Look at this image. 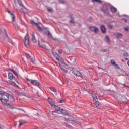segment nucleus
Returning a JSON list of instances; mask_svg holds the SVG:
<instances>
[{"label": "nucleus", "instance_id": "864d4df0", "mask_svg": "<svg viewBox=\"0 0 129 129\" xmlns=\"http://www.w3.org/2000/svg\"><path fill=\"white\" fill-rule=\"evenodd\" d=\"M125 60H128V58H125Z\"/></svg>", "mask_w": 129, "mask_h": 129}, {"label": "nucleus", "instance_id": "72a5a7b5", "mask_svg": "<svg viewBox=\"0 0 129 129\" xmlns=\"http://www.w3.org/2000/svg\"><path fill=\"white\" fill-rule=\"evenodd\" d=\"M59 67H60V69H61V70H65L64 69V66H62L60 63H59Z\"/></svg>", "mask_w": 129, "mask_h": 129}, {"label": "nucleus", "instance_id": "bb28decb", "mask_svg": "<svg viewBox=\"0 0 129 129\" xmlns=\"http://www.w3.org/2000/svg\"><path fill=\"white\" fill-rule=\"evenodd\" d=\"M4 94H6V92L0 91V98H4Z\"/></svg>", "mask_w": 129, "mask_h": 129}, {"label": "nucleus", "instance_id": "b1692460", "mask_svg": "<svg viewBox=\"0 0 129 129\" xmlns=\"http://www.w3.org/2000/svg\"><path fill=\"white\" fill-rule=\"evenodd\" d=\"M49 89H50V90L53 92H57V89H56L54 87H50Z\"/></svg>", "mask_w": 129, "mask_h": 129}, {"label": "nucleus", "instance_id": "3c124183", "mask_svg": "<svg viewBox=\"0 0 129 129\" xmlns=\"http://www.w3.org/2000/svg\"><path fill=\"white\" fill-rule=\"evenodd\" d=\"M22 1H21V0H17V2H18V3H19V2H21Z\"/></svg>", "mask_w": 129, "mask_h": 129}, {"label": "nucleus", "instance_id": "ddd939ff", "mask_svg": "<svg viewBox=\"0 0 129 129\" xmlns=\"http://www.w3.org/2000/svg\"><path fill=\"white\" fill-rule=\"evenodd\" d=\"M32 41L34 43H37V39H36V37H35V32H32Z\"/></svg>", "mask_w": 129, "mask_h": 129}, {"label": "nucleus", "instance_id": "ea45409f", "mask_svg": "<svg viewBox=\"0 0 129 129\" xmlns=\"http://www.w3.org/2000/svg\"><path fill=\"white\" fill-rule=\"evenodd\" d=\"M67 85H68L69 86H70V85H71L72 84L71 82L70 81H67Z\"/></svg>", "mask_w": 129, "mask_h": 129}, {"label": "nucleus", "instance_id": "1a4fd4ad", "mask_svg": "<svg viewBox=\"0 0 129 129\" xmlns=\"http://www.w3.org/2000/svg\"><path fill=\"white\" fill-rule=\"evenodd\" d=\"M71 20H70V24L72 26H75V21H74V18L72 16H70Z\"/></svg>", "mask_w": 129, "mask_h": 129}, {"label": "nucleus", "instance_id": "4468645a", "mask_svg": "<svg viewBox=\"0 0 129 129\" xmlns=\"http://www.w3.org/2000/svg\"><path fill=\"white\" fill-rule=\"evenodd\" d=\"M114 35L117 39H121V38H122V34L116 33H114Z\"/></svg>", "mask_w": 129, "mask_h": 129}, {"label": "nucleus", "instance_id": "412c9836", "mask_svg": "<svg viewBox=\"0 0 129 129\" xmlns=\"http://www.w3.org/2000/svg\"><path fill=\"white\" fill-rule=\"evenodd\" d=\"M38 45L41 47V48H43V49H46V45L44 44L40 43V41H38Z\"/></svg>", "mask_w": 129, "mask_h": 129}, {"label": "nucleus", "instance_id": "7c9ffc66", "mask_svg": "<svg viewBox=\"0 0 129 129\" xmlns=\"http://www.w3.org/2000/svg\"><path fill=\"white\" fill-rule=\"evenodd\" d=\"M54 108L56 110H60V108L59 106H57V105H54Z\"/></svg>", "mask_w": 129, "mask_h": 129}, {"label": "nucleus", "instance_id": "7ed1b4c3", "mask_svg": "<svg viewBox=\"0 0 129 129\" xmlns=\"http://www.w3.org/2000/svg\"><path fill=\"white\" fill-rule=\"evenodd\" d=\"M27 80L31 83L33 85H34L35 86L39 87L41 84H40V83L39 82V81L36 80H32L30 79H27Z\"/></svg>", "mask_w": 129, "mask_h": 129}, {"label": "nucleus", "instance_id": "8fccbe9b", "mask_svg": "<svg viewBox=\"0 0 129 129\" xmlns=\"http://www.w3.org/2000/svg\"><path fill=\"white\" fill-rule=\"evenodd\" d=\"M128 86H129L126 85V86H125V87H127V88H128Z\"/></svg>", "mask_w": 129, "mask_h": 129}, {"label": "nucleus", "instance_id": "9b49d317", "mask_svg": "<svg viewBox=\"0 0 129 129\" xmlns=\"http://www.w3.org/2000/svg\"><path fill=\"white\" fill-rule=\"evenodd\" d=\"M0 101H1L2 104H8V103H7V102H8L9 101V100L7 99H5V98H0Z\"/></svg>", "mask_w": 129, "mask_h": 129}, {"label": "nucleus", "instance_id": "2eb2a0df", "mask_svg": "<svg viewBox=\"0 0 129 129\" xmlns=\"http://www.w3.org/2000/svg\"><path fill=\"white\" fill-rule=\"evenodd\" d=\"M4 95H5V96L7 97L8 99H10V98H11V99H14V97H13V96L9 93H7V92H6V94H4Z\"/></svg>", "mask_w": 129, "mask_h": 129}, {"label": "nucleus", "instance_id": "9d476101", "mask_svg": "<svg viewBox=\"0 0 129 129\" xmlns=\"http://www.w3.org/2000/svg\"><path fill=\"white\" fill-rule=\"evenodd\" d=\"M100 29L102 34L106 33V27L104 25L101 26Z\"/></svg>", "mask_w": 129, "mask_h": 129}, {"label": "nucleus", "instance_id": "39448f33", "mask_svg": "<svg viewBox=\"0 0 129 129\" xmlns=\"http://www.w3.org/2000/svg\"><path fill=\"white\" fill-rule=\"evenodd\" d=\"M91 95L93 97L95 105L96 106V107H98V106H99V102H98V98H97V97H96L95 95H93V94L92 93H91Z\"/></svg>", "mask_w": 129, "mask_h": 129}, {"label": "nucleus", "instance_id": "5fc2aeb1", "mask_svg": "<svg viewBox=\"0 0 129 129\" xmlns=\"http://www.w3.org/2000/svg\"><path fill=\"white\" fill-rule=\"evenodd\" d=\"M109 27H110V28H112V26H111V25H109Z\"/></svg>", "mask_w": 129, "mask_h": 129}, {"label": "nucleus", "instance_id": "a878e982", "mask_svg": "<svg viewBox=\"0 0 129 129\" xmlns=\"http://www.w3.org/2000/svg\"><path fill=\"white\" fill-rule=\"evenodd\" d=\"M93 3H97V4H102V1L101 0H92Z\"/></svg>", "mask_w": 129, "mask_h": 129}, {"label": "nucleus", "instance_id": "f3484780", "mask_svg": "<svg viewBox=\"0 0 129 129\" xmlns=\"http://www.w3.org/2000/svg\"><path fill=\"white\" fill-rule=\"evenodd\" d=\"M4 32L5 33L6 36L7 38H8L9 43H11V44H13V41L11 40L10 38H9V36H8V33H7V31H6V29H4Z\"/></svg>", "mask_w": 129, "mask_h": 129}, {"label": "nucleus", "instance_id": "49530a36", "mask_svg": "<svg viewBox=\"0 0 129 129\" xmlns=\"http://www.w3.org/2000/svg\"><path fill=\"white\" fill-rule=\"evenodd\" d=\"M60 103H63L64 102V100H61L59 101Z\"/></svg>", "mask_w": 129, "mask_h": 129}, {"label": "nucleus", "instance_id": "c03bdc74", "mask_svg": "<svg viewBox=\"0 0 129 129\" xmlns=\"http://www.w3.org/2000/svg\"><path fill=\"white\" fill-rule=\"evenodd\" d=\"M47 10L48 12H50V13H52V9L50 8H47Z\"/></svg>", "mask_w": 129, "mask_h": 129}, {"label": "nucleus", "instance_id": "6e6d98bb", "mask_svg": "<svg viewBox=\"0 0 129 129\" xmlns=\"http://www.w3.org/2000/svg\"><path fill=\"white\" fill-rule=\"evenodd\" d=\"M4 127H2H2H0V128H4Z\"/></svg>", "mask_w": 129, "mask_h": 129}, {"label": "nucleus", "instance_id": "aec40b11", "mask_svg": "<svg viewBox=\"0 0 129 129\" xmlns=\"http://www.w3.org/2000/svg\"><path fill=\"white\" fill-rule=\"evenodd\" d=\"M14 78V76L13 74L11 72L8 73V79L12 80Z\"/></svg>", "mask_w": 129, "mask_h": 129}, {"label": "nucleus", "instance_id": "de8ad7c7", "mask_svg": "<svg viewBox=\"0 0 129 129\" xmlns=\"http://www.w3.org/2000/svg\"><path fill=\"white\" fill-rule=\"evenodd\" d=\"M124 22H125L126 23H127V20H126V19H124Z\"/></svg>", "mask_w": 129, "mask_h": 129}, {"label": "nucleus", "instance_id": "4be33fe9", "mask_svg": "<svg viewBox=\"0 0 129 129\" xmlns=\"http://www.w3.org/2000/svg\"><path fill=\"white\" fill-rule=\"evenodd\" d=\"M111 63L112 64V65H114V66H116V67H118V65L115 63V61H114V60L112 59L111 60Z\"/></svg>", "mask_w": 129, "mask_h": 129}, {"label": "nucleus", "instance_id": "f257e3e1", "mask_svg": "<svg viewBox=\"0 0 129 129\" xmlns=\"http://www.w3.org/2000/svg\"><path fill=\"white\" fill-rule=\"evenodd\" d=\"M101 11H102L106 16H109L110 15L109 11H108V6L107 4H104L101 8Z\"/></svg>", "mask_w": 129, "mask_h": 129}, {"label": "nucleus", "instance_id": "2f4dec72", "mask_svg": "<svg viewBox=\"0 0 129 129\" xmlns=\"http://www.w3.org/2000/svg\"><path fill=\"white\" fill-rule=\"evenodd\" d=\"M11 70L12 71V72L14 73V74L17 77H18V73L13 69H12Z\"/></svg>", "mask_w": 129, "mask_h": 129}, {"label": "nucleus", "instance_id": "a19ab883", "mask_svg": "<svg viewBox=\"0 0 129 129\" xmlns=\"http://www.w3.org/2000/svg\"><path fill=\"white\" fill-rule=\"evenodd\" d=\"M59 3H60V4H65V1H64V0H59Z\"/></svg>", "mask_w": 129, "mask_h": 129}, {"label": "nucleus", "instance_id": "473e14b6", "mask_svg": "<svg viewBox=\"0 0 129 129\" xmlns=\"http://www.w3.org/2000/svg\"><path fill=\"white\" fill-rule=\"evenodd\" d=\"M23 123H23V121H19V127H21V126H22V125H23Z\"/></svg>", "mask_w": 129, "mask_h": 129}, {"label": "nucleus", "instance_id": "5701e85b", "mask_svg": "<svg viewBox=\"0 0 129 129\" xmlns=\"http://www.w3.org/2000/svg\"><path fill=\"white\" fill-rule=\"evenodd\" d=\"M6 106H7V107H9V108H11V109H14V108H15L13 106V105H10L9 103L6 104Z\"/></svg>", "mask_w": 129, "mask_h": 129}, {"label": "nucleus", "instance_id": "c85d7f7f", "mask_svg": "<svg viewBox=\"0 0 129 129\" xmlns=\"http://www.w3.org/2000/svg\"><path fill=\"white\" fill-rule=\"evenodd\" d=\"M54 112H55V113H58V114H60L61 113V110H55V111H53L52 113H54Z\"/></svg>", "mask_w": 129, "mask_h": 129}, {"label": "nucleus", "instance_id": "20e7f679", "mask_svg": "<svg viewBox=\"0 0 129 129\" xmlns=\"http://www.w3.org/2000/svg\"><path fill=\"white\" fill-rule=\"evenodd\" d=\"M24 45L27 48H28L30 46V39H29V34L28 33L25 36Z\"/></svg>", "mask_w": 129, "mask_h": 129}, {"label": "nucleus", "instance_id": "f03ea898", "mask_svg": "<svg viewBox=\"0 0 129 129\" xmlns=\"http://www.w3.org/2000/svg\"><path fill=\"white\" fill-rule=\"evenodd\" d=\"M52 54H53L54 57H55V58H56V60H57V61H58V62H59V63H61V64H64V59H63V58H62V57H61L60 56V55H59V54H58V53L52 52Z\"/></svg>", "mask_w": 129, "mask_h": 129}, {"label": "nucleus", "instance_id": "79ce46f5", "mask_svg": "<svg viewBox=\"0 0 129 129\" xmlns=\"http://www.w3.org/2000/svg\"><path fill=\"white\" fill-rule=\"evenodd\" d=\"M124 30L125 31H126V32H128V31H129V27H125L124 28Z\"/></svg>", "mask_w": 129, "mask_h": 129}, {"label": "nucleus", "instance_id": "0eeeda50", "mask_svg": "<svg viewBox=\"0 0 129 129\" xmlns=\"http://www.w3.org/2000/svg\"><path fill=\"white\" fill-rule=\"evenodd\" d=\"M73 74H74V75H76V76H79L80 77H81V78H83V75H81L80 72L78 71V70H77V69H74L73 70Z\"/></svg>", "mask_w": 129, "mask_h": 129}, {"label": "nucleus", "instance_id": "603ef678", "mask_svg": "<svg viewBox=\"0 0 129 129\" xmlns=\"http://www.w3.org/2000/svg\"><path fill=\"white\" fill-rule=\"evenodd\" d=\"M123 86H124L125 87V86H126V85H125V84H123Z\"/></svg>", "mask_w": 129, "mask_h": 129}, {"label": "nucleus", "instance_id": "58836bf2", "mask_svg": "<svg viewBox=\"0 0 129 129\" xmlns=\"http://www.w3.org/2000/svg\"><path fill=\"white\" fill-rule=\"evenodd\" d=\"M123 56L124 57H128L129 55H128V53H124Z\"/></svg>", "mask_w": 129, "mask_h": 129}, {"label": "nucleus", "instance_id": "a211bd4d", "mask_svg": "<svg viewBox=\"0 0 129 129\" xmlns=\"http://www.w3.org/2000/svg\"><path fill=\"white\" fill-rule=\"evenodd\" d=\"M104 40L106 43H107L109 44H110V40L109 39V37L106 36Z\"/></svg>", "mask_w": 129, "mask_h": 129}, {"label": "nucleus", "instance_id": "4c0bfd02", "mask_svg": "<svg viewBox=\"0 0 129 129\" xmlns=\"http://www.w3.org/2000/svg\"><path fill=\"white\" fill-rule=\"evenodd\" d=\"M50 104H51V105H52V106H54V105H55V103H54V102L52 101V102H50Z\"/></svg>", "mask_w": 129, "mask_h": 129}, {"label": "nucleus", "instance_id": "13d9d810", "mask_svg": "<svg viewBox=\"0 0 129 129\" xmlns=\"http://www.w3.org/2000/svg\"><path fill=\"white\" fill-rule=\"evenodd\" d=\"M128 89H129V86H128Z\"/></svg>", "mask_w": 129, "mask_h": 129}, {"label": "nucleus", "instance_id": "a18cd8bd", "mask_svg": "<svg viewBox=\"0 0 129 129\" xmlns=\"http://www.w3.org/2000/svg\"><path fill=\"white\" fill-rule=\"evenodd\" d=\"M101 52H102L103 53L104 52H106V49H101Z\"/></svg>", "mask_w": 129, "mask_h": 129}, {"label": "nucleus", "instance_id": "37998d69", "mask_svg": "<svg viewBox=\"0 0 129 129\" xmlns=\"http://www.w3.org/2000/svg\"><path fill=\"white\" fill-rule=\"evenodd\" d=\"M48 101H49V103H50V102H52L53 101L52 100V98H48Z\"/></svg>", "mask_w": 129, "mask_h": 129}, {"label": "nucleus", "instance_id": "c756f323", "mask_svg": "<svg viewBox=\"0 0 129 129\" xmlns=\"http://www.w3.org/2000/svg\"><path fill=\"white\" fill-rule=\"evenodd\" d=\"M16 17L15 16V15L14 14H12V15H11V18L12 19V22H15L16 20H15Z\"/></svg>", "mask_w": 129, "mask_h": 129}, {"label": "nucleus", "instance_id": "09e8293b", "mask_svg": "<svg viewBox=\"0 0 129 129\" xmlns=\"http://www.w3.org/2000/svg\"><path fill=\"white\" fill-rule=\"evenodd\" d=\"M0 34H3V31L2 30H0Z\"/></svg>", "mask_w": 129, "mask_h": 129}, {"label": "nucleus", "instance_id": "393cba45", "mask_svg": "<svg viewBox=\"0 0 129 129\" xmlns=\"http://www.w3.org/2000/svg\"><path fill=\"white\" fill-rule=\"evenodd\" d=\"M61 113L64 115H68L67 112L63 109H61Z\"/></svg>", "mask_w": 129, "mask_h": 129}, {"label": "nucleus", "instance_id": "e433bc0d", "mask_svg": "<svg viewBox=\"0 0 129 129\" xmlns=\"http://www.w3.org/2000/svg\"><path fill=\"white\" fill-rule=\"evenodd\" d=\"M58 53L60 54H62L63 53V50L62 49H59L58 50Z\"/></svg>", "mask_w": 129, "mask_h": 129}, {"label": "nucleus", "instance_id": "f8f14e48", "mask_svg": "<svg viewBox=\"0 0 129 129\" xmlns=\"http://www.w3.org/2000/svg\"><path fill=\"white\" fill-rule=\"evenodd\" d=\"M25 56L26 57V58L27 59H30V60L31 62H32V63H34V59L33 58H32V56H31L30 54L26 53Z\"/></svg>", "mask_w": 129, "mask_h": 129}, {"label": "nucleus", "instance_id": "4d7b16f0", "mask_svg": "<svg viewBox=\"0 0 129 129\" xmlns=\"http://www.w3.org/2000/svg\"><path fill=\"white\" fill-rule=\"evenodd\" d=\"M124 42H126V40H124Z\"/></svg>", "mask_w": 129, "mask_h": 129}, {"label": "nucleus", "instance_id": "6e6552de", "mask_svg": "<svg viewBox=\"0 0 129 129\" xmlns=\"http://www.w3.org/2000/svg\"><path fill=\"white\" fill-rule=\"evenodd\" d=\"M89 29L91 32H94L95 34H97V32H98V28L95 26H90Z\"/></svg>", "mask_w": 129, "mask_h": 129}, {"label": "nucleus", "instance_id": "dca6fc26", "mask_svg": "<svg viewBox=\"0 0 129 129\" xmlns=\"http://www.w3.org/2000/svg\"><path fill=\"white\" fill-rule=\"evenodd\" d=\"M45 33H46L47 34V36L49 38H50V39H52L53 40H55V39H54V38H53V36L52 35V34H51V33L50 32V31L49 30H47L46 32H45Z\"/></svg>", "mask_w": 129, "mask_h": 129}, {"label": "nucleus", "instance_id": "cd10ccee", "mask_svg": "<svg viewBox=\"0 0 129 129\" xmlns=\"http://www.w3.org/2000/svg\"><path fill=\"white\" fill-rule=\"evenodd\" d=\"M18 4L19 6H20V7H22V8L26 9V7H25V6H24V4H23V3H22V1L18 2Z\"/></svg>", "mask_w": 129, "mask_h": 129}, {"label": "nucleus", "instance_id": "423d86ee", "mask_svg": "<svg viewBox=\"0 0 129 129\" xmlns=\"http://www.w3.org/2000/svg\"><path fill=\"white\" fill-rule=\"evenodd\" d=\"M31 23L32 24V25H33L34 26L36 27L37 29H38V30L40 31V32H42L43 31V28H42L41 27V26H40L37 23L35 22V21H34V20H31Z\"/></svg>", "mask_w": 129, "mask_h": 129}, {"label": "nucleus", "instance_id": "c9c22d12", "mask_svg": "<svg viewBox=\"0 0 129 129\" xmlns=\"http://www.w3.org/2000/svg\"><path fill=\"white\" fill-rule=\"evenodd\" d=\"M7 12L9 14H10V15H11V16L12 15H14V14L12 13V12H11V11L9 10V9L7 10Z\"/></svg>", "mask_w": 129, "mask_h": 129}, {"label": "nucleus", "instance_id": "6ab92c4d", "mask_svg": "<svg viewBox=\"0 0 129 129\" xmlns=\"http://www.w3.org/2000/svg\"><path fill=\"white\" fill-rule=\"evenodd\" d=\"M110 9H111V12H112V13H116V12H117V9L113 6H111Z\"/></svg>", "mask_w": 129, "mask_h": 129}, {"label": "nucleus", "instance_id": "f704fd0d", "mask_svg": "<svg viewBox=\"0 0 129 129\" xmlns=\"http://www.w3.org/2000/svg\"><path fill=\"white\" fill-rule=\"evenodd\" d=\"M9 83H10V84H14V85H16V83L14 81H9Z\"/></svg>", "mask_w": 129, "mask_h": 129}]
</instances>
